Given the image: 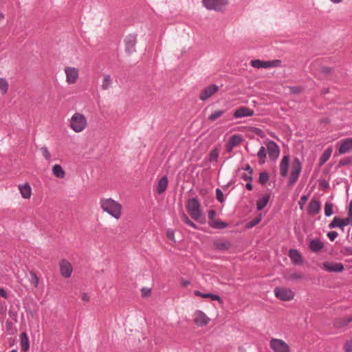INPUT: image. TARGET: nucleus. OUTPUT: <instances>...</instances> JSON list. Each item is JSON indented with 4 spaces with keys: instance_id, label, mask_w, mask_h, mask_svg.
I'll return each mask as SVG.
<instances>
[{
    "instance_id": "obj_13",
    "label": "nucleus",
    "mask_w": 352,
    "mask_h": 352,
    "mask_svg": "<svg viewBox=\"0 0 352 352\" xmlns=\"http://www.w3.org/2000/svg\"><path fill=\"white\" fill-rule=\"evenodd\" d=\"M323 269L329 272H341L344 270V265L341 263L324 262Z\"/></svg>"
},
{
    "instance_id": "obj_32",
    "label": "nucleus",
    "mask_w": 352,
    "mask_h": 352,
    "mask_svg": "<svg viewBox=\"0 0 352 352\" xmlns=\"http://www.w3.org/2000/svg\"><path fill=\"white\" fill-rule=\"evenodd\" d=\"M21 348L24 351H26L29 349V340L26 333L23 332L21 334Z\"/></svg>"
},
{
    "instance_id": "obj_6",
    "label": "nucleus",
    "mask_w": 352,
    "mask_h": 352,
    "mask_svg": "<svg viewBox=\"0 0 352 352\" xmlns=\"http://www.w3.org/2000/svg\"><path fill=\"white\" fill-rule=\"evenodd\" d=\"M274 294L276 298L283 301L291 300L294 297V292L291 289L285 287H276Z\"/></svg>"
},
{
    "instance_id": "obj_44",
    "label": "nucleus",
    "mask_w": 352,
    "mask_h": 352,
    "mask_svg": "<svg viewBox=\"0 0 352 352\" xmlns=\"http://www.w3.org/2000/svg\"><path fill=\"white\" fill-rule=\"evenodd\" d=\"M40 150L42 153V155L45 157V159L47 161L50 162L51 161V154H50V151H48V148H47V146H42L40 148Z\"/></svg>"
},
{
    "instance_id": "obj_25",
    "label": "nucleus",
    "mask_w": 352,
    "mask_h": 352,
    "mask_svg": "<svg viewBox=\"0 0 352 352\" xmlns=\"http://www.w3.org/2000/svg\"><path fill=\"white\" fill-rule=\"evenodd\" d=\"M231 246L230 243L227 240H217L214 242V247L218 250H226Z\"/></svg>"
},
{
    "instance_id": "obj_20",
    "label": "nucleus",
    "mask_w": 352,
    "mask_h": 352,
    "mask_svg": "<svg viewBox=\"0 0 352 352\" xmlns=\"http://www.w3.org/2000/svg\"><path fill=\"white\" fill-rule=\"evenodd\" d=\"M136 44V37L134 35H129L126 39V51L128 53L135 52V46Z\"/></svg>"
},
{
    "instance_id": "obj_50",
    "label": "nucleus",
    "mask_w": 352,
    "mask_h": 352,
    "mask_svg": "<svg viewBox=\"0 0 352 352\" xmlns=\"http://www.w3.org/2000/svg\"><path fill=\"white\" fill-rule=\"evenodd\" d=\"M344 349L346 352H352V338L345 343Z\"/></svg>"
},
{
    "instance_id": "obj_5",
    "label": "nucleus",
    "mask_w": 352,
    "mask_h": 352,
    "mask_svg": "<svg viewBox=\"0 0 352 352\" xmlns=\"http://www.w3.org/2000/svg\"><path fill=\"white\" fill-rule=\"evenodd\" d=\"M302 169V164L298 158L295 157L292 165V171L288 184L293 186L298 180Z\"/></svg>"
},
{
    "instance_id": "obj_64",
    "label": "nucleus",
    "mask_w": 352,
    "mask_h": 352,
    "mask_svg": "<svg viewBox=\"0 0 352 352\" xmlns=\"http://www.w3.org/2000/svg\"><path fill=\"white\" fill-rule=\"evenodd\" d=\"M344 250L349 255H352V248H345Z\"/></svg>"
},
{
    "instance_id": "obj_33",
    "label": "nucleus",
    "mask_w": 352,
    "mask_h": 352,
    "mask_svg": "<svg viewBox=\"0 0 352 352\" xmlns=\"http://www.w3.org/2000/svg\"><path fill=\"white\" fill-rule=\"evenodd\" d=\"M111 84H112V79H111V76L109 74L104 75V78H103L102 83V89L103 90H107L111 87Z\"/></svg>"
},
{
    "instance_id": "obj_59",
    "label": "nucleus",
    "mask_w": 352,
    "mask_h": 352,
    "mask_svg": "<svg viewBox=\"0 0 352 352\" xmlns=\"http://www.w3.org/2000/svg\"><path fill=\"white\" fill-rule=\"evenodd\" d=\"M0 296L6 299H7L8 298L7 292L5 289L0 288Z\"/></svg>"
},
{
    "instance_id": "obj_12",
    "label": "nucleus",
    "mask_w": 352,
    "mask_h": 352,
    "mask_svg": "<svg viewBox=\"0 0 352 352\" xmlns=\"http://www.w3.org/2000/svg\"><path fill=\"white\" fill-rule=\"evenodd\" d=\"M73 271V267L71 263L63 259L60 262V272L63 276L65 278H69L71 276Z\"/></svg>"
},
{
    "instance_id": "obj_3",
    "label": "nucleus",
    "mask_w": 352,
    "mask_h": 352,
    "mask_svg": "<svg viewBox=\"0 0 352 352\" xmlns=\"http://www.w3.org/2000/svg\"><path fill=\"white\" fill-rule=\"evenodd\" d=\"M228 3V0H202V3L206 9L217 12H223Z\"/></svg>"
},
{
    "instance_id": "obj_42",
    "label": "nucleus",
    "mask_w": 352,
    "mask_h": 352,
    "mask_svg": "<svg viewBox=\"0 0 352 352\" xmlns=\"http://www.w3.org/2000/svg\"><path fill=\"white\" fill-rule=\"evenodd\" d=\"M333 204L330 202H326L324 204V214L327 217H330L333 214Z\"/></svg>"
},
{
    "instance_id": "obj_14",
    "label": "nucleus",
    "mask_w": 352,
    "mask_h": 352,
    "mask_svg": "<svg viewBox=\"0 0 352 352\" xmlns=\"http://www.w3.org/2000/svg\"><path fill=\"white\" fill-rule=\"evenodd\" d=\"M254 115V110L250 109L247 107H240L239 108L236 109L233 113V116L236 118L250 117Z\"/></svg>"
},
{
    "instance_id": "obj_51",
    "label": "nucleus",
    "mask_w": 352,
    "mask_h": 352,
    "mask_svg": "<svg viewBox=\"0 0 352 352\" xmlns=\"http://www.w3.org/2000/svg\"><path fill=\"white\" fill-rule=\"evenodd\" d=\"M338 235V234L336 231H331L327 233V236L331 241H333Z\"/></svg>"
},
{
    "instance_id": "obj_56",
    "label": "nucleus",
    "mask_w": 352,
    "mask_h": 352,
    "mask_svg": "<svg viewBox=\"0 0 352 352\" xmlns=\"http://www.w3.org/2000/svg\"><path fill=\"white\" fill-rule=\"evenodd\" d=\"M349 224L352 225V210H349L348 217L344 219Z\"/></svg>"
},
{
    "instance_id": "obj_39",
    "label": "nucleus",
    "mask_w": 352,
    "mask_h": 352,
    "mask_svg": "<svg viewBox=\"0 0 352 352\" xmlns=\"http://www.w3.org/2000/svg\"><path fill=\"white\" fill-rule=\"evenodd\" d=\"M261 219H262V216L260 214L256 218L251 220L250 221H249L248 223H246V225H245L246 228H252L254 226H256L257 224H258L261 222Z\"/></svg>"
},
{
    "instance_id": "obj_55",
    "label": "nucleus",
    "mask_w": 352,
    "mask_h": 352,
    "mask_svg": "<svg viewBox=\"0 0 352 352\" xmlns=\"http://www.w3.org/2000/svg\"><path fill=\"white\" fill-rule=\"evenodd\" d=\"M141 292H142V296H144V297L148 296L151 294V289L144 287L141 289Z\"/></svg>"
},
{
    "instance_id": "obj_58",
    "label": "nucleus",
    "mask_w": 352,
    "mask_h": 352,
    "mask_svg": "<svg viewBox=\"0 0 352 352\" xmlns=\"http://www.w3.org/2000/svg\"><path fill=\"white\" fill-rule=\"evenodd\" d=\"M167 237L171 240V241H175V236H174V232L172 231V230H168L167 231Z\"/></svg>"
},
{
    "instance_id": "obj_18",
    "label": "nucleus",
    "mask_w": 352,
    "mask_h": 352,
    "mask_svg": "<svg viewBox=\"0 0 352 352\" xmlns=\"http://www.w3.org/2000/svg\"><path fill=\"white\" fill-rule=\"evenodd\" d=\"M352 150V138L344 140L338 149L339 154H344Z\"/></svg>"
},
{
    "instance_id": "obj_11",
    "label": "nucleus",
    "mask_w": 352,
    "mask_h": 352,
    "mask_svg": "<svg viewBox=\"0 0 352 352\" xmlns=\"http://www.w3.org/2000/svg\"><path fill=\"white\" fill-rule=\"evenodd\" d=\"M219 91V87L216 85H210L208 87H206L200 94L199 99L201 100H206L210 96L214 95L216 92Z\"/></svg>"
},
{
    "instance_id": "obj_22",
    "label": "nucleus",
    "mask_w": 352,
    "mask_h": 352,
    "mask_svg": "<svg viewBox=\"0 0 352 352\" xmlns=\"http://www.w3.org/2000/svg\"><path fill=\"white\" fill-rule=\"evenodd\" d=\"M349 225L344 219H340L335 217L333 220L329 223V228H334L336 227L342 228L344 226Z\"/></svg>"
},
{
    "instance_id": "obj_28",
    "label": "nucleus",
    "mask_w": 352,
    "mask_h": 352,
    "mask_svg": "<svg viewBox=\"0 0 352 352\" xmlns=\"http://www.w3.org/2000/svg\"><path fill=\"white\" fill-rule=\"evenodd\" d=\"M270 195L269 194L265 195L262 198L259 199L256 201V208L258 210H263L269 202Z\"/></svg>"
},
{
    "instance_id": "obj_26",
    "label": "nucleus",
    "mask_w": 352,
    "mask_h": 352,
    "mask_svg": "<svg viewBox=\"0 0 352 352\" xmlns=\"http://www.w3.org/2000/svg\"><path fill=\"white\" fill-rule=\"evenodd\" d=\"M168 186V178L166 176H163L158 182L157 186V192L158 194H162L165 192Z\"/></svg>"
},
{
    "instance_id": "obj_61",
    "label": "nucleus",
    "mask_w": 352,
    "mask_h": 352,
    "mask_svg": "<svg viewBox=\"0 0 352 352\" xmlns=\"http://www.w3.org/2000/svg\"><path fill=\"white\" fill-rule=\"evenodd\" d=\"M216 215V212L214 210H210L208 211V218L210 219H213L214 216Z\"/></svg>"
},
{
    "instance_id": "obj_31",
    "label": "nucleus",
    "mask_w": 352,
    "mask_h": 352,
    "mask_svg": "<svg viewBox=\"0 0 352 352\" xmlns=\"http://www.w3.org/2000/svg\"><path fill=\"white\" fill-rule=\"evenodd\" d=\"M251 65L255 68H267L270 67L269 61H263L260 60H253L251 61Z\"/></svg>"
},
{
    "instance_id": "obj_15",
    "label": "nucleus",
    "mask_w": 352,
    "mask_h": 352,
    "mask_svg": "<svg viewBox=\"0 0 352 352\" xmlns=\"http://www.w3.org/2000/svg\"><path fill=\"white\" fill-rule=\"evenodd\" d=\"M289 166V156L284 155L280 163V174L283 177L287 176Z\"/></svg>"
},
{
    "instance_id": "obj_1",
    "label": "nucleus",
    "mask_w": 352,
    "mask_h": 352,
    "mask_svg": "<svg viewBox=\"0 0 352 352\" xmlns=\"http://www.w3.org/2000/svg\"><path fill=\"white\" fill-rule=\"evenodd\" d=\"M100 207L104 212L108 213L116 219H119L122 214V206L115 200L109 199H102L100 202Z\"/></svg>"
},
{
    "instance_id": "obj_29",
    "label": "nucleus",
    "mask_w": 352,
    "mask_h": 352,
    "mask_svg": "<svg viewBox=\"0 0 352 352\" xmlns=\"http://www.w3.org/2000/svg\"><path fill=\"white\" fill-rule=\"evenodd\" d=\"M52 173L54 176L60 179H63L65 176V170L59 164H56L52 167Z\"/></svg>"
},
{
    "instance_id": "obj_30",
    "label": "nucleus",
    "mask_w": 352,
    "mask_h": 352,
    "mask_svg": "<svg viewBox=\"0 0 352 352\" xmlns=\"http://www.w3.org/2000/svg\"><path fill=\"white\" fill-rule=\"evenodd\" d=\"M331 153H332L331 147H329L324 151V153H322V155H321V157H320V160H319V166H322L329 159V157L331 155Z\"/></svg>"
},
{
    "instance_id": "obj_47",
    "label": "nucleus",
    "mask_w": 352,
    "mask_h": 352,
    "mask_svg": "<svg viewBox=\"0 0 352 352\" xmlns=\"http://www.w3.org/2000/svg\"><path fill=\"white\" fill-rule=\"evenodd\" d=\"M30 275L32 277L30 280L31 283L34 286V287H37L39 283V279L37 275L32 271L30 272Z\"/></svg>"
},
{
    "instance_id": "obj_45",
    "label": "nucleus",
    "mask_w": 352,
    "mask_h": 352,
    "mask_svg": "<svg viewBox=\"0 0 352 352\" xmlns=\"http://www.w3.org/2000/svg\"><path fill=\"white\" fill-rule=\"evenodd\" d=\"M257 156L260 160H262L261 162H260V164L265 163V158L266 157V151L265 148L264 146H261L257 153Z\"/></svg>"
},
{
    "instance_id": "obj_9",
    "label": "nucleus",
    "mask_w": 352,
    "mask_h": 352,
    "mask_svg": "<svg viewBox=\"0 0 352 352\" xmlns=\"http://www.w3.org/2000/svg\"><path fill=\"white\" fill-rule=\"evenodd\" d=\"M194 322L199 327L206 326L210 321V318L201 311L197 310L194 314Z\"/></svg>"
},
{
    "instance_id": "obj_46",
    "label": "nucleus",
    "mask_w": 352,
    "mask_h": 352,
    "mask_svg": "<svg viewBox=\"0 0 352 352\" xmlns=\"http://www.w3.org/2000/svg\"><path fill=\"white\" fill-rule=\"evenodd\" d=\"M352 164V159L350 157H344L338 162V166H344Z\"/></svg>"
},
{
    "instance_id": "obj_19",
    "label": "nucleus",
    "mask_w": 352,
    "mask_h": 352,
    "mask_svg": "<svg viewBox=\"0 0 352 352\" xmlns=\"http://www.w3.org/2000/svg\"><path fill=\"white\" fill-rule=\"evenodd\" d=\"M309 248L313 252H318L324 248V243L319 239H314L309 242Z\"/></svg>"
},
{
    "instance_id": "obj_35",
    "label": "nucleus",
    "mask_w": 352,
    "mask_h": 352,
    "mask_svg": "<svg viewBox=\"0 0 352 352\" xmlns=\"http://www.w3.org/2000/svg\"><path fill=\"white\" fill-rule=\"evenodd\" d=\"M9 85L6 79L0 78V90L2 94L7 93L8 90Z\"/></svg>"
},
{
    "instance_id": "obj_10",
    "label": "nucleus",
    "mask_w": 352,
    "mask_h": 352,
    "mask_svg": "<svg viewBox=\"0 0 352 352\" xmlns=\"http://www.w3.org/2000/svg\"><path fill=\"white\" fill-rule=\"evenodd\" d=\"M67 77V82L68 84H74L78 78V71L76 68L72 67H67L65 69Z\"/></svg>"
},
{
    "instance_id": "obj_16",
    "label": "nucleus",
    "mask_w": 352,
    "mask_h": 352,
    "mask_svg": "<svg viewBox=\"0 0 352 352\" xmlns=\"http://www.w3.org/2000/svg\"><path fill=\"white\" fill-rule=\"evenodd\" d=\"M320 202L317 199H312L308 206L307 212L311 215H316L320 211Z\"/></svg>"
},
{
    "instance_id": "obj_57",
    "label": "nucleus",
    "mask_w": 352,
    "mask_h": 352,
    "mask_svg": "<svg viewBox=\"0 0 352 352\" xmlns=\"http://www.w3.org/2000/svg\"><path fill=\"white\" fill-rule=\"evenodd\" d=\"M331 71H332V69L331 67H329L327 66H324L321 68L322 73H323L324 74H331Z\"/></svg>"
},
{
    "instance_id": "obj_2",
    "label": "nucleus",
    "mask_w": 352,
    "mask_h": 352,
    "mask_svg": "<svg viewBox=\"0 0 352 352\" xmlns=\"http://www.w3.org/2000/svg\"><path fill=\"white\" fill-rule=\"evenodd\" d=\"M87 126V120L83 114L75 113L70 120V127L76 133L83 131Z\"/></svg>"
},
{
    "instance_id": "obj_52",
    "label": "nucleus",
    "mask_w": 352,
    "mask_h": 352,
    "mask_svg": "<svg viewBox=\"0 0 352 352\" xmlns=\"http://www.w3.org/2000/svg\"><path fill=\"white\" fill-rule=\"evenodd\" d=\"M289 89L291 92L294 94H300L302 91V89L298 86L290 87Z\"/></svg>"
},
{
    "instance_id": "obj_53",
    "label": "nucleus",
    "mask_w": 352,
    "mask_h": 352,
    "mask_svg": "<svg viewBox=\"0 0 352 352\" xmlns=\"http://www.w3.org/2000/svg\"><path fill=\"white\" fill-rule=\"evenodd\" d=\"M241 178L245 181L252 182V174L251 173H243L241 175Z\"/></svg>"
},
{
    "instance_id": "obj_23",
    "label": "nucleus",
    "mask_w": 352,
    "mask_h": 352,
    "mask_svg": "<svg viewBox=\"0 0 352 352\" xmlns=\"http://www.w3.org/2000/svg\"><path fill=\"white\" fill-rule=\"evenodd\" d=\"M20 192L24 199H29L31 197L32 190L30 184L26 182L23 185L19 186Z\"/></svg>"
},
{
    "instance_id": "obj_37",
    "label": "nucleus",
    "mask_w": 352,
    "mask_h": 352,
    "mask_svg": "<svg viewBox=\"0 0 352 352\" xmlns=\"http://www.w3.org/2000/svg\"><path fill=\"white\" fill-rule=\"evenodd\" d=\"M180 218L187 225L190 226V227H192L195 229L197 228V226L191 220L189 219L188 216L184 212H182L180 214Z\"/></svg>"
},
{
    "instance_id": "obj_27",
    "label": "nucleus",
    "mask_w": 352,
    "mask_h": 352,
    "mask_svg": "<svg viewBox=\"0 0 352 352\" xmlns=\"http://www.w3.org/2000/svg\"><path fill=\"white\" fill-rule=\"evenodd\" d=\"M209 226L214 229L222 230L228 226V224L220 219H216L212 221L208 222Z\"/></svg>"
},
{
    "instance_id": "obj_36",
    "label": "nucleus",
    "mask_w": 352,
    "mask_h": 352,
    "mask_svg": "<svg viewBox=\"0 0 352 352\" xmlns=\"http://www.w3.org/2000/svg\"><path fill=\"white\" fill-rule=\"evenodd\" d=\"M242 142V138L239 135H233L230 138L228 142L233 145L234 147L239 145Z\"/></svg>"
},
{
    "instance_id": "obj_17",
    "label": "nucleus",
    "mask_w": 352,
    "mask_h": 352,
    "mask_svg": "<svg viewBox=\"0 0 352 352\" xmlns=\"http://www.w3.org/2000/svg\"><path fill=\"white\" fill-rule=\"evenodd\" d=\"M289 256L294 265H301L302 263V257L300 252L295 250L291 249L289 250Z\"/></svg>"
},
{
    "instance_id": "obj_60",
    "label": "nucleus",
    "mask_w": 352,
    "mask_h": 352,
    "mask_svg": "<svg viewBox=\"0 0 352 352\" xmlns=\"http://www.w3.org/2000/svg\"><path fill=\"white\" fill-rule=\"evenodd\" d=\"M234 147V146L233 145H232L230 143H229L228 142L226 144V149L229 153L232 151Z\"/></svg>"
},
{
    "instance_id": "obj_48",
    "label": "nucleus",
    "mask_w": 352,
    "mask_h": 352,
    "mask_svg": "<svg viewBox=\"0 0 352 352\" xmlns=\"http://www.w3.org/2000/svg\"><path fill=\"white\" fill-rule=\"evenodd\" d=\"M308 198H309V195H302L300 197V200L298 201V205L301 210L303 209L304 205L307 202Z\"/></svg>"
},
{
    "instance_id": "obj_41",
    "label": "nucleus",
    "mask_w": 352,
    "mask_h": 352,
    "mask_svg": "<svg viewBox=\"0 0 352 352\" xmlns=\"http://www.w3.org/2000/svg\"><path fill=\"white\" fill-rule=\"evenodd\" d=\"M269 174L267 172H262L259 174L258 182L265 185L269 180Z\"/></svg>"
},
{
    "instance_id": "obj_34",
    "label": "nucleus",
    "mask_w": 352,
    "mask_h": 352,
    "mask_svg": "<svg viewBox=\"0 0 352 352\" xmlns=\"http://www.w3.org/2000/svg\"><path fill=\"white\" fill-rule=\"evenodd\" d=\"M283 278L286 280H302L305 278V276L302 274L301 273H297V272H294L289 275H285L283 276Z\"/></svg>"
},
{
    "instance_id": "obj_4",
    "label": "nucleus",
    "mask_w": 352,
    "mask_h": 352,
    "mask_svg": "<svg viewBox=\"0 0 352 352\" xmlns=\"http://www.w3.org/2000/svg\"><path fill=\"white\" fill-rule=\"evenodd\" d=\"M187 210L191 217L195 221H198L201 217L200 204L197 198L195 197L188 200Z\"/></svg>"
},
{
    "instance_id": "obj_38",
    "label": "nucleus",
    "mask_w": 352,
    "mask_h": 352,
    "mask_svg": "<svg viewBox=\"0 0 352 352\" xmlns=\"http://www.w3.org/2000/svg\"><path fill=\"white\" fill-rule=\"evenodd\" d=\"M219 151L217 148H214V149H212L209 154V157H208L209 161L210 162H217V159L219 157Z\"/></svg>"
},
{
    "instance_id": "obj_7",
    "label": "nucleus",
    "mask_w": 352,
    "mask_h": 352,
    "mask_svg": "<svg viewBox=\"0 0 352 352\" xmlns=\"http://www.w3.org/2000/svg\"><path fill=\"white\" fill-rule=\"evenodd\" d=\"M270 347L274 352H289V345L283 340L272 338L270 341Z\"/></svg>"
},
{
    "instance_id": "obj_63",
    "label": "nucleus",
    "mask_w": 352,
    "mask_h": 352,
    "mask_svg": "<svg viewBox=\"0 0 352 352\" xmlns=\"http://www.w3.org/2000/svg\"><path fill=\"white\" fill-rule=\"evenodd\" d=\"M244 170L248 171V173H251V174L253 173V169L251 168L250 164H247L245 166V167L244 168Z\"/></svg>"
},
{
    "instance_id": "obj_24",
    "label": "nucleus",
    "mask_w": 352,
    "mask_h": 352,
    "mask_svg": "<svg viewBox=\"0 0 352 352\" xmlns=\"http://www.w3.org/2000/svg\"><path fill=\"white\" fill-rule=\"evenodd\" d=\"M194 294L197 296H201L204 298H211L212 300H218L220 303H223V300L221 298V297L216 294H210V293L203 294L201 292H199V290H195L194 292Z\"/></svg>"
},
{
    "instance_id": "obj_62",
    "label": "nucleus",
    "mask_w": 352,
    "mask_h": 352,
    "mask_svg": "<svg viewBox=\"0 0 352 352\" xmlns=\"http://www.w3.org/2000/svg\"><path fill=\"white\" fill-rule=\"evenodd\" d=\"M82 300L85 302H88L89 300V296L87 294L83 293L82 295Z\"/></svg>"
},
{
    "instance_id": "obj_49",
    "label": "nucleus",
    "mask_w": 352,
    "mask_h": 352,
    "mask_svg": "<svg viewBox=\"0 0 352 352\" xmlns=\"http://www.w3.org/2000/svg\"><path fill=\"white\" fill-rule=\"evenodd\" d=\"M216 197H217V199L220 203H223L224 201L223 194L220 188L216 189Z\"/></svg>"
},
{
    "instance_id": "obj_8",
    "label": "nucleus",
    "mask_w": 352,
    "mask_h": 352,
    "mask_svg": "<svg viewBox=\"0 0 352 352\" xmlns=\"http://www.w3.org/2000/svg\"><path fill=\"white\" fill-rule=\"evenodd\" d=\"M267 149L270 160L276 161L280 154V148L278 144L275 142L270 140L267 144Z\"/></svg>"
},
{
    "instance_id": "obj_40",
    "label": "nucleus",
    "mask_w": 352,
    "mask_h": 352,
    "mask_svg": "<svg viewBox=\"0 0 352 352\" xmlns=\"http://www.w3.org/2000/svg\"><path fill=\"white\" fill-rule=\"evenodd\" d=\"M225 113V111L224 110H217V111H215L214 112H213L212 114H210L208 117V120L210 121H214L216 120L217 118H220L221 116L223 115V113Z\"/></svg>"
},
{
    "instance_id": "obj_54",
    "label": "nucleus",
    "mask_w": 352,
    "mask_h": 352,
    "mask_svg": "<svg viewBox=\"0 0 352 352\" xmlns=\"http://www.w3.org/2000/svg\"><path fill=\"white\" fill-rule=\"evenodd\" d=\"M269 64L270 65V67H279L281 65V60H274L269 61Z\"/></svg>"
},
{
    "instance_id": "obj_43",
    "label": "nucleus",
    "mask_w": 352,
    "mask_h": 352,
    "mask_svg": "<svg viewBox=\"0 0 352 352\" xmlns=\"http://www.w3.org/2000/svg\"><path fill=\"white\" fill-rule=\"evenodd\" d=\"M6 328L7 331L11 335L14 334L15 332L16 331V327H14L12 321H6Z\"/></svg>"
},
{
    "instance_id": "obj_21",
    "label": "nucleus",
    "mask_w": 352,
    "mask_h": 352,
    "mask_svg": "<svg viewBox=\"0 0 352 352\" xmlns=\"http://www.w3.org/2000/svg\"><path fill=\"white\" fill-rule=\"evenodd\" d=\"M351 322H352V316L347 318H339L333 321V326L336 328H342L347 326Z\"/></svg>"
}]
</instances>
